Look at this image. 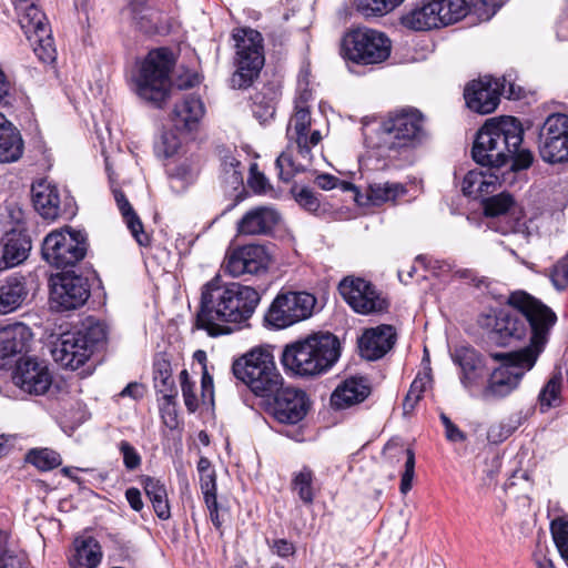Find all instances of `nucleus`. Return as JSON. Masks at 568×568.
I'll use <instances>...</instances> for the list:
<instances>
[{
	"label": "nucleus",
	"mask_w": 568,
	"mask_h": 568,
	"mask_svg": "<svg viewBox=\"0 0 568 568\" xmlns=\"http://www.w3.org/2000/svg\"><path fill=\"white\" fill-rule=\"evenodd\" d=\"M313 92L307 81L301 79L294 99L293 112L286 125V148L277 156L275 165L284 182L291 181L297 173L307 170L326 135L317 128L312 115Z\"/></svg>",
	"instance_id": "1"
},
{
	"label": "nucleus",
	"mask_w": 568,
	"mask_h": 568,
	"mask_svg": "<svg viewBox=\"0 0 568 568\" xmlns=\"http://www.w3.org/2000/svg\"><path fill=\"white\" fill-rule=\"evenodd\" d=\"M260 301L261 295L255 288L239 283L222 285L215 277L202 287L196 325L211 336L229 334L232 332L229 325L246 323Z\"/></svg>",
	"instance_id": "2"
},
{
	"label": "nucleus",
	"mask_w": 568,
	"mask_h": 568,
	"mask_svg": "<svg viewBox=\"0 0 568 568\" xmlns=\"http://www.w3.org/2000/svg\"><path fill=\"white\" fill-rule=\"evenodd\" d=\"M508 303L516 312H500L495 318L493 333L504 344L521 341L530 333V344L520 351H536L538 357L550 327L556 323V314L523 291L511 293Z\"/></svg>",
	"instance_id": "3"
},
{
	"label": "nucleus",
	"mask_w": 568,
	"mask_h": 568,
	"mask_svg": "<svg viewBox=\"0 0 568 568\" xmlns=\"http://www.w3.org/2000/svg\"><path fill=\"white\" fill-rule=\"evenodd\" d=\"M523 128L513 116L493 118L478 131L473 145V159L483 166L498 169L523 142Z\"/></svg>",
	"instance_id": "4"
},
{
	"label": "nucleus",
	"mask_w": 568,
	"mask_h": 568,
	"mask_svg": "<svg viewBox=\"0 0 568 568\" xmlns=\"http://www.w3.org/2000/svg\"><path fill=\"white\" fill-rule=\"evenodd\" d=\"M175 64L173 52L166 48L151 50L138 60L131 72L133 92L143 101L161 108L169 99Z\"/></svg>",
	"instance_id": "5"
},
{
	"label": "nucleus",
	"mask_w": 568,
	"mask_h": 568,
	"mask_svg": "<svg viewBox=\"0 0 568 568\" xmlns=\"http://www.w3.org/2000/svg\"><path fill=\"white\" fill-rule=\"evenodd\" d=\"M338 357V339L331 333H318L285 346L282 364L295 375L314 376L327 371Z\"/></svg>",
	"instance_id": "6"
},
{
	"label": "nucleus",
	"mask_w": 568,
	"mask_h": 568,
	"mask_svg": "<svg viewBox=\"0 0 568 568\" xmlns=\"http://www.w3.org/2000/svg\"><path fill=\"white\" fill-rule=\"evenodd\" d=\"M232 368L236 378L245 383L260 397H273L284 384L274 356L266 348L252 349L235 361Z\"/></svg>",
	"instance_id": "7"
},
{
	"label": "nucleus",
	"mask_w": 568,
	"mask_h": 568,
	"mask_svg": "<svg viewBox=\"0 0 568 568\" xmlns=\"http://www.w3.org/2000/svg\"><path fill=\"white\" fill-rule=\"evenodd\" d=\"M491 357L499 361L500 365L491 372L481 389L480 397L484 400L501 399L517 389L524 375L535 366L537 352L494 353Z\"/></svg>",
	"instance_id": "8"
},
{
	"label": "nucleus",
	"mask_w": 568,
	"mask_h": 568,
	"mask_svg": "<svg viewBox=\"0 0 568 568\" xmlns=\"http://www.w3.org/2000/svg\"><path fill=\"white\" fill-rule=\"evenodd\" d=\"M105 336V329L99 323L65 332L54 343L52 357L62 367L78 369L91 357L95 346L102 343Z\"/></svg>",
	"instance_id": "9"
},
{
	"label": "nucleus",
	"mask_w": 568,
	"mask_h": 568,
	"mask_svg": "<svg viewBox=\"0 0 568 568\" xmlns=\"http://www.w3.org/2000/svg\"><path fill=\"white\" fill-rule=\"evenodd\" d=\"M381 134L388 150L399 152L414 149L427 138L424 116L415 109L399 110L383 121Z\"/></svg>",
	"instance_id": "10"
},
{
	"label": "nucleus",
	"mask_w": 568,
	"mask_h": 568,
	"mask_svg": "<svg viewBox=\"0 0 568 568\" xmlns=\"http://www.w3.org/2000/svg\"><path fill=\"white\" fill-rule=\"evenodd\" d=\"M232 38L235 47L236 71L231 78L235 89L248 87L264 64L262 36L251 28H236Z\"/></svg>",
	"instance_id": "11"
},
{
	"label": "nucleus",
	"mask_w": 568,
	"mask_h": 568,
	"mask_svg": "<svg viewBox=\"0 0 568 568\" xmlns=\"http://www.w3.org/2000/svg\"><path fill=\"white\" fill-rule=\"evenodd\" d=\"M345 57L358 64H376L388 59L392 50L389 38L375 29L357 28L344 37Z\"/></svg>",
	"instance_id": "12"
},
{
	"label": "nucleus",
	"mask_w": 568,
	"mask_h": 568,
	"mask_svg": "<svg viewBox=\"0 0 568 568\" xmlns=\"http://www.w3.org/2000/svg\"><path fill=\"white\" fill-rule=\"evenodd\" d=\"M316 302V297L307 292L280 293L270 305L265 322L277 329L286 328L310 318Z\"/></svg>",
	"instance_id": "13"
},
{
	"label": "nucleus",
	"mask_w": 568,
	"mask_h": 568,
	"mask_svg": "<svg viewBox=\"0 0 568 568\" xmlns=\"http://www.w3.org/2000/svg\"><path fill=\"white\" fill-rule=\"evenodd\" d=\"M87 252L85 237L70 227L54 230L43 240L42 256L55 267L73 266Z\"/></svg>",
	"instance_id": "14"
},
{
	"label": "nucleus",
	"mask_w": 568,
	"mask_h": 568,
	"mask_svg": "<svg viewBox=\"0 0 568 568\" xmlns=\"http://www.w3.org/2000/svg\"><path fill=\"white\" fill-rule=\"evenodd\" d=\"M338 292L349 307L362 315L387 311L388 301L369 281L346 276L339 282Z\"/></svg>",
	"instance_id": "15"
},
{
	"label": "nucleus",
	"mask_w": 568,
	"mask_h": 568,
	"mask_svg": "<svg viewBox=\"0 0 568 568\" xmlns=\"http://www.w3.org/2000/svg\"><path fill=\"white\" fill-rule=\"evenodd\" d=\"M539 152L544 161L559 163L568 161V116L549 115L539 131Z\"/></svg>",
	"instance_id": "16"
},
{
	"label": "nucleus",
	"mask_w": 568,
	"mask_h": 568,
	"mask_svg": "<svg viewBox=\"0 0 568 568\" xmlns=\"http://www.w3.org/2000/svg\"><path fill=\"white\" fill-rule=\"evenodd\" d=\"M89 294L84 278L79 275L62 273L51 277L50 304L57 311H70L82 306Z\"/></svg>",
	"instance_id": "17"
},
{
	"label": "nucleus",
	"mask_w": 568,
	"mask_h": 568,
	"mask_svg": "<svg viewBox=\"0 0 568 568\" xmlns=\"http://www.w3.org/2000/svg\"><path fill=\"white\" fill-rule=\"evenodd\" d=\"M12 382L30 395L45 394L52 384V374L44 361L36 357L20 358L12 373Z\"/></svg>",
	"instance_id": "18"
},
{
	"label": "nucleus",
	"mask_w": 568,
	"mask_h": 568,
	"mask_svg": "<svg viewBox=\"0 0 568 568\" xmlns=\"http://www.w3.org/2000/svg\"><path fill=\"white\" fill-rule=\"evenodd\" d=\"M271 263V255L265 246L245 245L230 253L224 262V270L233 277L244 274H258Z\"/></svg>",
	"instance_id": "19"
},
{
	"label": "nucleus",
	"mask_w": 568,
	"mask_h": 568,
	"mask_svg": "<svg viewBox=\"0 0 568 568\" xmlns=\"http://www.w3.org/2000/svg\"><path fill=\"white\" fill-rule=\"evenodd\" d=\"M500 85L498 80L491 78L471 81L464 91L466 105L480 114L494 112L499 103Z\"/></svg>",
	"instance_id": "20"
},
{
	"label": "nucleus",
	"mask_w": 568,
	"mask_h": 568,
	"mask_svg": "<svg viewBox=\"0 0 568 568\" xmlns=\"http://www.w3.org/2000/svg\"><path fill=\"white\" fill-rule=\"evenodd\" d=\"M272 407L274 417L283 424H296L301 422L308 409L306 394L303 390L281 387V390L273 395Z\"/></svg>",
	"instance_id": "21"
},
{
	"label": "nucleus",
	"mask_w": 568,
	"mask_h": 568,
	"mask_svg": "<svg viewBox=\"0 0 568 568\" xmlns=\"http://www.w3.org/2000/svg\"><path fill=\"white\" fill-rule=\"evenodd\" d=\"M453 362L459 366V379L469 392L476 388L486 376L484 357L469 346H459L452 353Z\"/></svg>",
	"instance_id": "22"
},
{
	"label": "nucleus",
	"mask_w": 568,
	"mask_h": 568,
	"mask_svg": "<svg viewBox=\"0 0 568 568\" xmlns=\"http://www.w3.org/2000/svg\"><path fill=\"white\" fill-rule=\"evenodd\" d=\"M396 334L390 325L367 328L358 339L361 355L375 361L383 357L395 344Z\"/></svg>",
	"instance_id": "23"
},
{
	"label": "nucleus",
	"mask_w": 568,
	"mask_h": 568,
	"mask_svg": "<svg viewBox=\"0 0 568 568\" xmlns=\"http://www.w3.org/2000/svg\"><path fill=\"white\" fill-rule=\"evenodd\" d=\"M30 250L31 239L21 226L7 231L2 239L0 272L22 263Z\"/></svg>",
	"instance_id": "24"
},
{
	"label": "nucleus",
	"mask_w": 568,
	"mask_h": 568,
	"mask_svg": "<svg viewBox=\"0 0 568 568\" xmlns=\"http://www.w3.org/2000/svg\"><path fill=\"white\" fill-rule=\"evenodd\" d=\"M31 193L33 206L43 219L53 221L60 216V192L52 181L47 179L36 181Z\"/></svg>",
	"instance_id": "25"
},
{
	"label": "nucleus",
	"mask_w": 568,
	"mask_h": 568,
	"mask_svg": "<svg viewBox=\"0 0 568 568\" xmlns=\"http://www.w3.org/2000/svg\"><path fill=\"white\" fill-rule=\"evenodd\" d=\"M434 0H422L407 9L400 17V24L412 31L424 32L440 28L439 16Z\"/></svg>",
	"instance_id": "26"
},
{
	"label": "nucleus",
	"mask_w": 568,
	"mask_h": 568,
	"mask_svg": "<svg viewBox=\"0 0 568 568\" xmlns=\"http://www.w3.org/2000/svg\"><path fill=\"white\" fill-rule=\"evenodd\" d=\"M280 221V214L271 206H257L237 222V232L243 235L268 233Z\"/></svg>",
	"instance_id": "27"
},
{
	"label": "nucleus",
	"mask_w": 568,
	"mask_h": 568,
	"mask_svg": "<svg viewBox=\"0 0 568 568\" xmlns=\"http://www.w3.org/2000/svg\"><path fill=\"white\" fill-rule=\"evenodd\" d=\"M369 393L371 386L366 378L349 377L335 388L331 402L336 408H346L362 403Z\"/></svg>",
	"instance_id": "28"
},
{
	"label": "nucleus",
	"mask_w": 568,
	"mask_h": 568,
	"mask_svg": "<svg viewBox=\"0 0 568 568\" xmlns=\"http://www.w3.org/2000/svg\"><path fill=\"white\" fill-rule=\"evenodd\" d=\"M32 337L31 329L22 323L4 327L0 334V358L28 352Z\"/></svg>",
	"instance_id": "29"
},
{
	"label": "nucleus",
	"mask_w": 568,
	"mask_h": 568,
	"mask_svg": "<svg viewBox=\"0 0 568 568\" xmlns=\"http://www.w3.org/2000/svg\"><path fill=\"white\" fill-rule=\"evenodd\" d=\"M499 184V176L495 171L474 170L465 175L462 191L465 195L477 199L495 192Z\"/></svg>",
	"instance_id": "30"
},
{
	"label": "nucleus",
	"mask_w": 568,
	"mask_h": 568,
	"mask_svg": "<svg viewBox=\"0 0 568 568\" xmlns=\"http://www.w3.org/2000/svg\"><path fill=\"white\" fill-rule=\"evenodd\" d=\"M28 295L22 276H9L0 282V314H8L19 308Z\"/></svg>",
	"instance_id": "31"
},
{
	"label": "nucleus",
	"mask_w": 568,
	"mask_h": 568,
	"mask_svg": "<svg viewBox=\"0 0 568 568\" xmlns=\"http://www.w3.org/2000/svg\"><path fill=\"white\" fill-rule=\"evenodd\" d=\"M204 114V105L200 98L185 97L173 110V122L179 130H192Z\"/></svg>",
	"instance_id": "32"
},
{
	"label": "nucleus",
	"mask_w": 568,
	"mask_h": 568,
	"mask_svg": "<svg viewBox=\"0 0 568 568\" xmlns=\"http://www.w3.org/2000/svg\"><path fill=\"white\" fill-rule=\"evenodd\" d=\"M101 558V547L94 538L79 537L74 540L70 566L71 568H95Z\"/></svg>",
	"instance_id": "33"
},
{
	"label": "nucleus",
	"mask_w": 568,
	"mask_h": 568,
	"mask_svg": "<svg viewBox=\"0 0 568 568\" xmlns=\"http://www.w3.org/2000/svg\"><path fill=\"white\" fill-rule=\"evenodd\" d=\"M407 194V187L395 181H378L368 184L366 190L367 201L375 206L386 203L395 204Z\"/></svg>",
	"instance_id": "34"
},
{
	"label": "nucleus",
	"mask_w": 568,
	"mask_h": 568,
	"mask_svg": "<svg viewBox=\"0 0 568 568\" xmlns=\"http://www.w3.org/2000/svg\"><path fill=\"white\" fill-rule=\"evenodd\" d=\"M19 24L27 37L50 27L38 1H26L21 6L13 4Z\"/></svg>",
	"instance_id": "35"
},
{
	"label": "nucleus",
	"mask_w": 568,
	"mask_h": 568,
	"mask_svg": "<svg viewBox=\"0 0 568 568\" xmlns=\"http://www.w3.org/2000/svg\"><path fill=\"white\" fill-rule=\"evenodd\" d=\"M23 152V142L19 131L4 120L0 125V163H10L19 160Z\"/></svg>",
	"instance_id": "36"
},
{
	"label": "nucleus",
	"mask_w": 568,
	"mask_h": 568,
	"mask_svg": "<svg viewBox=\"0 0 568 568\" xmlns=\"http://www.w3.org/2000/svg\"><path fill=\"white\" fill-rule=\"evenodd\" d=\"M143 487L155 515L162 520L169 519L171 517V509L164 484L153 477H146L143 480Z\"/></svg>",
	"instance_id": "37"
},
{
	"label": "nucleus",
	"mask_w": 568,
	"mask_h": 568,
	"mask_svg": "<svg viewBox=\"0 0 568 568\" xmlns=\"http://www.w3.org/2000/svg\"><path fill=\"white\" fill-rule=\"evenodd\" d=\"M114 200L116 202V205L128 225V229L132 233L133 237L136 240V242L140 245H145L149 242V236L143 230V225L139 216L133 211L130 202L125 197V195L119 191L114 190Z\"/></svg>",
	"instance_id": "38"
},
{
	"label": "nucleus",
	"mask_w": 568,
	"mask_h": 568,
	"mask_svg": "<svg viewBox=\"0 0 568 568\" xmlns=\"http://www.w3.org/2000/svg\"><path fill=\"white\" fill-rule=\"evenodd\" d=\"M155 11L148 6L146 0H130L122 10V17L130 20L139 29L148 32L154 27Z\"/></svg>",
	"instance_id": "39"
},
{
	"label": "nucleus",
	"mask_w": 568,
	"mask_h": 568,
	"mask_svg": "<svg viewBox=\"0 0 568 568\" xmlns=\"http://www.w3.org/2000/svg\"><path fill=\"white\" fill-rule=\"evenodd\" d=\"M385 454L389 457L394 456L398 459H404L405 471L400 479V493L406 495L410 488L415 474V454L412 449L405 448L404 446H397L388 444L385 447Z\"/></svg>",
	"instance_id": "40"
},
{
	"label": "nucleus",
	"mask_w": 568,
	"mask_h": 568,
	"mask_svg": "<svg viewBox=\"0 0 568 568\" xmlns=\"http://www.w3.org/2000/svg\"><path fill=\"white\" fill-rule=\"evenodd\" d=\"M439 16V26L446 27L460 21L469 11L466 0H434Z\"/></svg>",
	"instance_id": "41"
},
{
	"label": "nucleus",
	"mask_w": 568,
	"mask_h": 568,
	"mask_svg": "<svg viewBox=\"0 0 568 568\" xmlns=\"http://www.w3.org/2000/svg\"><path fill=\"white\" fill-rule=\"evenodd\" d=\"M30 41L36 55L44 63H51L57 58V50L50 27L27 37Z\"/></svg>",
	"instance_id": "42"
},
{
	"label": "nucleus",
	"mask_w": 568,
	"mask_h": 568,
	"mask_svg": "<svg viewBox=\"0 0 568 568\" xmlns=\"http://www.w3.org/2000/svg\"><path fill=\"white\" fill-rule=\"evenodd\" d=\"M562 376L560 373H555L542 386L538 395V403L542 413L547 412L551 407L560 406L562 402L561 397Z\"/></svg>",
	"instance_id": "43"
},
{
	"label": "nucleus",
	"mask_w": 568,
	"mask_h": 568,
	"mask_svg": "<svg viewBox=\"0 0 568 568\" xmlns=\"http://www.w3.org/2000/svg\"><path fill=\"white\" fill-rule=\"evenodd\" d=\"M199 173V164L194 161L185 160L170 173L171 187L176 191H183L193 183Z\"/></svg>",
	"instance_id": "44"
},
{
	"label": "nucleus",
	"mask_w": 568,
	"mask_h": 568,
	"mask_svg": "<svg viewBox=\"0 0 568 568\" xmlns=\"http://www.w3.org/2000/svg\"><path fill=\"white\" fill-rule=\"evenodd\" d=\"M403 2L404 0H355V6L357 11L365 17H382L392 12Z\"/></svg>",
	"instance_id": "45"
},
{
	"label": "nucleus",
	"mask_w": 568,
	"mask_h": 568,
	"mask_svg": "<svg viewBox=\"0 0 568 568\" xmlns=\"http://www.w3.org/2000/svg\"><path fill=\"white\" fill-rule=\"evenodd\" d=\"M197 471L200 474V486L204 495V501L211 500L213 503V496H216V476L211 462L206 457L200 458Z\"/></svg>",
	"instance_id": "46"
},
{
	"label": "nucleus",
	"mask_w": 568,
	"mask_h": 568,
	"mask_svg": "<svg viewBox=\"0 0 568 568\" xmlns=\"http://www.w3.org/2000/svg\"><path fill=\"white\" fill-rule=\"evenodd\" d=\"M314 475L310 468L304 467L297 471L292 480L293 490L304 504H312L314 500Z\"/></svg>",
	"instance_id": "47"
},
{
	"label": "nucleus",
	"mask_w": 568,
	"mask_h": 568,
	"mask_svg": "<svg viewBox=\"0 0 568 568\" xmlns=\"http://www.w3.org/2000/svg\"><path fill=\"white\" fill-rule=\"evenodd\" d=\"M27 460L42 471L51 470L61 465V456L49 448H36L28 453Z\"/></svg>",
	"instance_id": "48"
},
{
	"label": "nucleus",
	"mask_w": 568,
	"mask_h": 568,
	"mask_svg": "<svg viewBox=\"0 0 568 568\" xmlns=\"http://www.w3.org/2000/svg\"><path fill=\"white\" fill-rule=\"evenodd\" d=\"M154 382L158 392L162 394L163 399H174L176 390L174 389V381L170 364L162 362L156 364V371L154 373Z\"/></svg>",
	"instance_id": "49"
},
{
	"label": "nucleus",
	"mask_w": 568,
	"mask_h": 568,
	"mask_svg": "<svg viewBox=\"0 0 568 568\" xmlns=\"http://www.w3.org/2000/svg\"><path fill=\"white\" fill-rule=\"evenodd\" d=\"M0 568H27L23 552L8 547V535L0 530Z\"/></svg>",
	"instance_id": "50"
},
{
	"label": "nucleus",
	"mask_w": 568,
	"mask_h": 568,
	"mask_svg": "<svg viewBox=\"0 0 568 568\" xmlns=\"http://www.w3.org/2000/svg\"><path fill=\"white\" fill-rule=\"evenodd\" d=\"M514 200L509 194L500 193L489 197L484 202V210L487 216L501 217L508 220V212L513 209Z\"/></svg>",
	"instance_id": "51"
},
{
	"label": "nucleus",
	"mask_w": 568,
	"mask_h": 568,
	"mask_svg": "<svg viewBox=\"0 0 568 568\" xmlns=\"http://www.w3.org/2000/svg\"><path fill=\"white\" fill-rule=\"evenodd\" d=\"M554 542L565 561H568V518L565 516L555 518L550 524Z\"/></svg>",
	"instance_id": "52"
},
{
	"label": "nucleus",
	"mask_w": 568,
	"mask_h": 568,
	"mask_svg": "<svg viewBox=\"0 0 568 568\" xmlns=\"http://www.w3.org/2000/svg\"><path fill=\"white\" fill-rule=\"evenodd\" d=\"M430 383L432 378L427 373L418 374L416 376L404 400V409L406 412L414 409L425 390L430 386Z\"/></svg>",
	"instance_id": "53"
},
{
	"label": "nucleus",
	"mask_w": 568,
	"mask_h": 568,
	"mask_svg": "<svg viewBox=\"0 0 568 568\" xmlns=\"http://www.w3.org/2000/svg\"><path fill=\"white\" fill-rule=\"evenodd\" d=\"M180 383L184 404L189 412L193 413L199 407V399L195 394V383L190 379V375L186 369L180 373Z\"/></svg>",
	"instance_id": "54"
},
{
	"label": "nucleus",
	"mask_w": 568,
	"mask_h": 568,
	"mask_svg": "<svg viewBox=\"0 0 568 568\" xmlns=\"http://www.w3.org/2000/svg\"><path fill=\"white\" fill-rule=\"evenodd\" d=\"M318 187L325 191L333 190L337 186H339L343 191H353L355 193L354 199L356 202L361 203L358 199V193L355 189V186L347 182H339L337 178L331 175V174H321L315 180Z\"/></svg>",
	"instance_id": "55"
},
{
	"label": "nucleus",
	"mask_w": 568,
	"mask_h": 568,
	"mask_svg": "<svg viewBox=\"0 0 568 568\" xmlns=\"http://www.w3.org/2000/svg\"><path fill=\"white\" fill-rule=\"evenodd\" d=\"M556 290L562 291L568 286V254L554 266L550 275Z\"/></svg>",
	"instance_id": "56"
},
{
	"label": "nucleus",
	"mask_w": 568,
	"mask_h": 568,
	"mask_svg": "<svg viewBox=\"0 0 568 568\" xmlns=\"http://www.w3.org/2000/svg\"><path fill=\"white\" fill-rule=\"evenodd\" d=\"M119 450L122 454L123 464L126 469L134 470L141 465V456L129 442H120Z\"/></svg>",
	"instance_id": "57"
},
{
	"label": "nucleus",
	"mask_w": 568,
	"mask_h": 568,
	"mask_svg": "<svg viewBox=\"0 0 568 568\" xmlns=\"http://www.w3.org/2000/svg\"><path fill=\"white\" fill-rule=\"evenodd\" d=\"M296 201L302 207L310 212H317L321 206V202L317 195L312 190L306 187L302 189L296 194Z\"/></svg>",
	"instance_id": "58"
},
{
	"label": "nucleus",
	"mask_w": 568,
	"mask_h": 568,
	"mask_svg": "<svg viewBox=\"0 0 568 568\" xmlns=\"http://www.w3.org/2000/svg\"><path fill=\"white\" fill-rule=\"evenodd\" d=\"M241 163L233 156H229L223 162V170L229 175L233 184H240L242 182V174L239 168Z\"/></svg>",
	"instance_id": "59"
},
{
	"label": "nucleus",
	"mask_w": 568,
	"mask_h": 568,
	"mask_svg": "<svg viewBox=\"0 0 568 568\" xmlns=\"http://www.w3.org/2000/svg\"><path fill=\"white\" fill-rule=\"evenodd\" d=\"M510 159L513 160L511 168L517 171L529 168L532 163L534 156L530 151L519 150L518 148Z\"/></svg>",
	"instance_id": "60"
},
{
	"label": "nucleus",
	"mask_w": 568,
	"mask_h": 568,
	"mask_svg": "<svg viewBox=\"0 0 568 568\" xmlns=\"http://www.w3.org/2000/svg\"><path fill=\"white\" fill-rule=\"evenodd\" d=\"M165 404L161 408L164 424L173 429L178 426V415L174 408L173 399H164Z\"/></svg>",
	"instance_id": "61"
},
{
	"label": "nucleus",
	"mask_w": 568,
	"mask_h": 568,
	"mask_svg": "<svg viewBox=\"0 0 568 568\" xmlns=\"http://www.w3.org/2000/svg\"><path fill=\"white\" fill-rule=\"evenodd\" d=\"M181 142L173 133H164L162 135V152L165 156L173 155L180 148Z\"/></svg>",
	"instance_id": "62"
},
{
	"label": "nucleus",
	"mask_w": 568,
	"mask_h": 568,
	"mask_svg": "<svg viewBox=\"0 0 568 568\" xmlns=\"http://www.w3.org/2000/svg\"><path fill=\"white\" fill-rule=\"evenodd\" d=\"M125 498L130 507L135 511H141L144 507L141 491L138 488L131 487L125 491Z\"/></svg>",
	"instance_id": "63"
},
{
	"label": "nucleus",
	"mask_w": 568,
	"mask_h": 568,
	"mask_svg": "<svg viewBox=\"0 0 568 568\" xmlns=\"http://www.w3.org/2000/svg\"><path fill=\"white\" fill-rule=\"evenodd\" d=\"M251 187L256 192H263L266 187L265 176L256 171V165L251 166V176L248 180Z\"/></svg>",
	"instance_id": "64"
}]
</instances>
